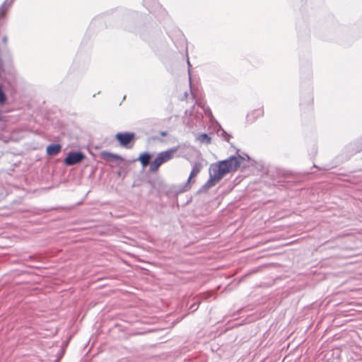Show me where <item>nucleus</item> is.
I'll use <instances>...</instances> for the list:
<instances>
[{"label":"nucleus","mask_w":362,"mask_h":362,"mask_svg":"<svg viewBox=\"0 0 362 362\" xmlns=\"http://www.w3.org/2000/svg\"><path fill=\"white\" fill-rule=\"evenodd\" d=\"M115 137L119 141L121 146H127L134 139V134L129 132H119L116 134Z\"/></svg>","instance_id":"5"},{"label":"nucleus","mask_w":362,"mask_h":362,"mask_svg":"<svg viewBox=\"0 0 362 362\" xmlns=\"http://www.w3.org/2000/svg\"><path fill=\"white\" fill-rule=\"evenodd\" d=\"M107 157L115 158V159H120L121 158L119 156L115 155L113 153H107Z\"/></svg>","instance_id":"13"},{"label":"nucleus","mask_w":362,"mask_h":362,"mask_svg":"<svg viewBox=\"0 0 362 362\" xmlns=\"http://www.w3.org/2000/svg\"><path fill=\"white\" fill-rule=\"evenodd\" d=\"M252 115H253V113H250V114L247 115L248 120H250V121H251V120L253 121L254 120L253 119H251V117L252 116Z\"/></svg>","instance_id":"18"},{"label":"nucleus","mask_w":362,"mask_h":362,"mask_svg":"<svg viewBox=\"0 0 362 362\" xmlns=\"http://www.w3.org/2000/svg\"><path fill=\"white\" fill-rule=\"evenodd\" d=\"M187 64H188V74H189V81L191 83V74L189 67L191 66L189 59H187Z\"/></svg>","instance_id":"14"},{"label":"nucleus","mask_w":362,"mask_h":362,"mask_svg":"<svg viewBox=\"0 0 362 362\" xmlns=\"http://www.w3.org/2000/svg\"><path fill=\"white\" fill-rule=\"evenodd\" d=\"M255 112L257 113V116H262L263 115V110L262 109L257 110Z\"/></svg>","instance_id":"15"},{"label":"nucleus","mask_w":362,"mask_h":362,"mask_svg":"<svg viewBox=\"0 0 362 362\" xmlns=\"http://www.w3.org/2000/svg\"><path fill=\"white\" fill-rule=\"evenodd\" d=\"M13 1L14 0H6L0 6V19L4 16L8 8L12 4Z\"/></svg>","instance_id":"7"},{"label":"nucleus","mask_w":362,"mask_h":362,"mask_svg":"<svg viewBox=\"0 0 362 362\" xmlns=\"http://www.w3.org/2000/svg\"><path fill=\"white\" fill-rule=\"evenodd\" d=\"M3 70V61L0 58V72Z\"/></svg>","instance_id":"17"},{"label":"nucleus","mask_w":362,"mask_h":362,"mask_svg":"<svg viewBox=\"0 0 362 362\" xmlns=\"http://www.w3.org/2000/svg\"><path fill=\"white\" fill-rule=\"evenodd\" d=\"M61 148L59 144H50L47 147V153L49 156H55L60 151Z\"/></svg>","instance_id":"6"},{"label":"nucleus","mask_w":362,"mask_h":362,"mask_svg":"<svg viewBox=\"0 0 362 362\" xmlns=\"http://www.w3.org/2000/svg\"><path fill=\"white\" fill-rule=\"evenodd\" d=\"M6 98L1 88L0 87V104L4 103L6 102Z\"/></svg>","instance_id":"11"},{"label":"nucleus","mask_w":362,"mask_h":362,"mask_svg":"<svg viewBox=\"0 0 362 362\" xmlns=\"http://www.w3.org/2000/svg\"><path fill=\"white\" fill-rule=\"evenodd\" d=\"M202 168H203V164L202 162L197 161V162H195L193 163L191 173L189 174V176L187 179V182L185 185L183 191H187L190 189V187H191L190 182H191L192 178L197 176L200 173Z\"/></svg>","instance_id":"4"},{"label":"nucleus","mask_w":362,"mask_h":362,"mask_svg":"<svg viewBox=\"0 0 362 362\" xmlns=\"http://www.w3.org/2000/svg\"><path fill=\"white\" fill-rule=\"evenodd\" d=\"M151 158V155L148 153H145L140 155L139 160L141 161V165L145 167L149 164V160Z\"/></svg>","instance_id":"8"},{"label":"nucleus","mask_w":362,"mask_h":362,"mask_svg":"<svg viewBox=\"0 0 362 362\" xmlns=\"http://www.w3.org/2000/svg\"><path fill=\"white\" fill-rule=\"evenodd\" d=\"M221 136H223L226 141H229L230 136L226 132L223 131V132L221 133Z\"/></svg>","instance_id":"12"},{"label":"nucleus","mask_w":362,"mask_h":362,"mask_svg":"<svg viewBox=\"0 0 362 362\" xmlns=\"http://www.w3.org/2000/svg\"><path fill=\"white\" fill-rule=\"evenodd\" d=\"M204 111H205V113H206V114H207V115H211V110H210V109H209V108H208V107H207L206 110H204Z\"/></svg>","instance_id":"16"},{"label":"nucleus","mask_w":362,"mask_h":362,"mask_svg":"<svg viewBox=\"0 0 362 362\" xmlns=\"http://www.w3.org/2000/svg\"><path fill=\"white\" fill-rule=\"evenodd\" d=\"M194 308V310H197V307L194 305L192 306Z\"/></svg>","instance_id":"20"},{"label":"nucleus","mask_w":362,"mask_h":362,"mask_svg":"<svg viewBox=\"0 0 362 362\" xmlns=\"http://www.w3.org/2000/svg\"><path fill=\"white\" fill-rule=\"evenodd\" d=\"M2 41H3L5 44H6V42H7V37H6V36L3 37V38H2Z\"/></svg>","instance_id":"19"},{"label":"nucleus","mask_w":362,"mask_h":362,"mask_svg":"<svg viewBox=\"0 0 362 362\" xmlns=\"http://www.w3.org/2000/svg\"><path fill=\"white\" fill-rule=\"evenodd\" d=\"M176 149H169L165 151L160 152L157 157L151 162L149 168L150 172H156L158 168L164 163L170 160L173 157Z\"/></svg>","instance_id":"2"},{"label":"nucleus","mask_w":362,"mask_h":362,"mask_svg":"<svg viewBox=\"0 0 362 362\" xmlns=\"http://www.w3.org/2000/svg\"><path fill=\"white\" fill-rule=\"evenodd\" d=\"M198 139L200 142L205 144L211 143V137L209 136L206 134H202L199 136Z\"/></svg>","instance_id":"9"},{"label":"nucleus","mask_w":362,"mask_h":362,"mask_svg":"<svg viewBox=\"0 0 362 362\" xmlns=\"http://www.w3.org/2000/svg\"><path fill=\"white\" fill-rule=\"evenodd\" d=\"M246 158L237 153L228 158L211 165L209 178L201 187L200 192H206L215 186L225 175L235 172Z\"/></svg>","instance_id":"1"},{"label":"nucleus","mask_w":362,"mask_h":362,"mask_svg":"<svg viewBox=\"0 0 362 362\" xmlns=\"http://www.w3.org/2000/svg\"><path fill=\"white\" fill-rule=\"evenodd\" d=\"M151 4L153 6H157L158 5L157 0H144V5L150 11L151 10Z\"/></svg>","instance_id":"10"},{"label":"nucleus","mask_w":362,"mask_h":362,"mask_svg":"<svg viewBox=\"0 0 362 362\" xmlns=\"http://www.w3.org/2000/svg\"><path fill=\"white\" fill-rule=\"evenodd\" d=\"M85 158L81 152H70L64 159V163L71 166L79 163Z\"/></svg>","instance_id":"3"}]
</instances>
